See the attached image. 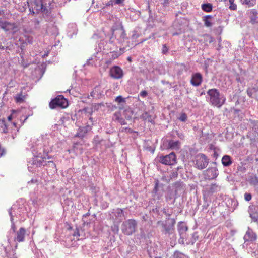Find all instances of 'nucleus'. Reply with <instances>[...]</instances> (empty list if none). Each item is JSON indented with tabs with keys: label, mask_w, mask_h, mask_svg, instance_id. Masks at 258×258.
Segmentation results:
<instances>
[{
	"label": "nucleus",
	"mask_w": 258,
	"mask_h": 258,
	"mask_svg": "<svg viewBox=\"0 0 258 258\" xmlns=\"http://www.w3.org/2000/svg\"><path fill=\"white\" fill-rule=\"evenodd\" d=\"M32 152L34 158L32 160V164L36 167L42 165L44 159L51 158L48 154L52 151V146L47 140H42V143H39L36 146H33Z\"/></svg>",
	"instance_id": "f257e3e1"
},
{
	"label": "nucleus",
	"mask_w": 258,
	"mask_h": 258,
	"mask_svg": "<svg viewBox=\"0 0 258 258\" xmlns=\"http://www.w3.org/2000/svg\"><path fill=\"white\" fill-rule=\"evenodd\" d=\"M207 94L210 96V102L213 105L217 107H221L225 103L226 98L222 94H220L216 89L209 90Z\"/></svg>",
	"instance_id": "f03ea898"
},
{
	"label": "nucleus",
	"mask_w": 258,
	"mask_h": 258,
	"mask_svg": "<svg viewBox=\"0 0 258 258\" xmlns=\"http://www.w3.org/2000/svg\"><path fill=\"white\" fill-rule=\"evenodd\" d=\"M168 221H159L157 222V225L162 227L161 231L164 234L169 235L173 234L174 232V226L176 223L175 219L174 218H168Z\"/></svg>",
	"instance_id": "7ed1b4c3"
},
{
	"label": "nucleus",
	"mask_w": 258,
	"mask_h": 258,
	"mask_svg": "<svg viewBox=\"0 0 258 258\" xmlns=\"http://www.w3.org/2000/svg\"><path fill=\"white\" fill-rule=\"evenodd\" d=\"M137 223L134 219H128L124 221L121 226L122 232L127 235H131L135 232Z\"/></svg>",
	"instance_id": "20e7f679"
},
{
	"label": "nucleus",
	"mask_w": 258,
	"mask_h": 258,
	"mask_svg": "<svg viewBox=\"0 0 258 258\" xmlns=\"http://www.w3.org/2000/svg\"><path fill=\"white\" fill-rule=\"evenodd\" d=\"M158 160L163 164L173 165L176 163V156L175 153L171 152L168 155L158 157Z\"/></svg>",
	"instance_id": "39448f33"
},
{
	"label": "nucleus",
	"mask_w": 258,
	"mask_h": 258,
	"mask_svg": "<svg viewBox=\"0 0 258 258\" xmlns=\"http://www.w3.org/2000/svg\"><path fill=\"white\" fill-rule=\"evenodd\" d=\"M27 3L30 12L33 14L42 11L43 8L42 0H30Z\"/></svg>",
	"instance_id": "423d86ee"
},
{
	"label": "nucleus",
	"mask_w": 258,
	"mask_h": 258,
	"mask_svg": "<svg viewBox=\"0 0 258 258\" xmlns=\"http://www.w3.org/2000/svg\"><path fill=\"white\" fill-rule=\"evenodd\" d=\"M68 101L62 95H58L55 98L52 99L49 103V107L51 109H54L57 107L65 108L68 106Z\"/></svg>",
	"instance_id": "0eeeda50"
},
{
	"label": "nucleus",
	"mask_w": 258,
	"mask_h": 258,
	"mask_svg": "<svg viewBox=\"0 0 258 258\" xmlns=\"http://www.w3.org/2000/svg\"><path fill=\"white\" fill-rule=\"evenodd\" d=\"M195 167L202 170L205 168L209 163V159L204 154H199L196 156Z\"/></svg>",
	"instance_id": "6e6552de"
},
{
	"label": "nucleus",
	"mask_w": 258,
	"mask_h": 258,
	"mask_svg": "<svg viewBox=\"0 0 258 258\" xmlns=\"http://www.w3.org/2000/svg\"><path fill=\"white\" fill-rule=\"evenodd\" d=\"M22 207L18 204H14L9 210V214L11 218H14V220L17 221L19 219V217L21 215Z\"/></svg>",
	"instance_id": "1a4fd4ad"
},
{
	"label": "nucleus",
	"mask_w": 258,
	"mask_h": 258,
	"mask_svg": "<svg viewBox=\"0 0 258 258\" xmlns=\"http://www.w3.org/2000/svg\"><path fill=\"white\" fill-rule=\"evenodd\" d=\"M204 176L206 179L211 180L216 178L218 175V171L216 167L208 168L204 171Z\"/></svg>",
	"instance_id": "9d476101"
},
{
	"label": "nucleus",
	"mask_w": 258,
	"mask_h": 258,
	"mask_svg": "<svg viewBox=\"0 0 258 258\" xmlns=\"http://www.w3.org/2000/svg\"><path fill=\"white\" fill-rule=\"evenodd\" d=\"M123 74L122 70L118 66H114L110 69V75L114 79H120L122 77Z\"/></svg>",
	"instance_id": "9b49d317"
},
{
	"label": "nucleus",
	"mask_w": 258,
	"mask_h": 258,
	"mask_svg": "<svg viewBox=\"0 0 258 258\" xmlns=\"http://www.w3.org/2000/svg\"><path fill=\"white\" fill-rule=\"evenodd\" d=\"M257 236L253 230L248 228L244 236L245 242H252L256 240Z\"/></svg>",
	"instance_id": "f8f14e48"
},
{
	"label": "nucleus",
	"mask_w": 258,
	"mask_h": 258,
	"mask_svg": "<svg viewBox=\"0 0 258 258\" xmlns=\"http://www.w3.org/2000/svg\"><path fill=\"white\" fill-rule=\"evenodd\" d=\"M202 82V76L199 73H196L192 75L190 83L194 86H199Z\"/></svg>",
	"instance_id": "ddd939ff"
},
{
	"label": "nucleus",
	"mask_w": 258,
	"mask_h": 258,
	"mask_svg": "<svg viewBox=\"0 0 258 258\" xmlns=\"http://www.w3.org/2000/svg\"><path fill=\"white\" fill-rule=\"evenodd\" d=\"M177 192V189L175 191L169 190L166 194V201L169 204H173L175 203L176 198V195Z\"/></svg>",
	"instance_id": "4468645a"
},
{
	"label": "nucleus",
	"mask_w": 258,
	"mask_h": 258,
	"mask_svg": "<svg viewBox=\"0 0 258 258\" xmlns=\"http://www.w3.org/2000/svg\"><path fill=\"white\" fill-rule=\"evenodd\" d=\"M26 234V230L24 228H20L19 230L16 232L15 240L18 242H23L25 240V236Z\"/></svg>",
	"instance_id": "2eb2a0df"
},
{
	"label": "nucleus",
	"mask_w": 258,
	"mask_h": 258,
	"mask_svg": "<svg viewBox=\"0 0 258 258\" xmlns=\"http://www.w3.org/2000/svg\"><path fill=\"white\" fill-rule=\"evenodd\" d=\"M221 189V186L217 184L216 183L212 184L207 186L206 188V190L208 195H212L214 193L218 192L220 191Z\"/></svg>",
	"instance_id": "dca6fc26"
},
{
	"label": "nucleus",
	"mask_w": 258,
	"mask_h": 258,
	"mask_svg": "<svg viewBox=\"0 0 258 258\" xmlns=\"http://www.w3.org/2000/svg\"><path fill=\"white\" fill-rule=\"evenodd\" d=\"M112 35L114 36L115 37L117 36V35H119V41H122L124 40L125 38V34L124 30L122 26H121L118 29L116 30L112 29Z\"/></svg>",
	"instance_id": "f3484780"
},
{
	"label": "nucleus",
	"mask_w": 258,
	"mask_h": 258,
	"mask_svg": "<svg viewBox=\"0 0 258 258\" xmlns=\"http://www.w3.org/2000/svg\"><path fill=\"white\" fill-rule=\"evenodd\" d=\"M112 213L113 215L115 217L116 220L119 221L120 222L125 218L123 211L121 209L117 208L113 209Z\"/></svg>",
	"instance_id": "a211bd4d"
},
{
	"label": "nucleus",
	"mask_w": 258,
	"mask_h": 258,
	"mask_svg": "<svg viewBox=\"0 0 258 258\" xmlns=\"http://www.w3.org/2000/svg\"><path fill=\"white\" fill-rule=\"evenodd\" d=\"M0 27L5 31H8L14 28V25L7 21L0 20Z\"/></svg>",
	"instance_id": "6ab92c4d"
},
{
	"label": "nucleus",
	"mask_w": 258,
	"mask_h": 258,
	"mask_svg": "<svg viewBox=\"0 0 258 258\" xmlns=\"http://www.w3.org/2000/svg\"><path fill=\"white\" fill-rule=\"evenodd\" d=\"M250 22L252 24L258 23V11L256 9H252L249 12Z\"/></svg>",
	"instance_id": "aec40b11"
},
{
	"label": "nucleus",
	"mask_w": 258,
	"mask_h": 258,
	"mask_svg": "<svg viewBox=\"0 0 258 258\" xmlns=\"http://www.w3.org/2000/svg\"><path fill=\"white\" fill-rule=\"evenodd\" d=\"M180 147V143L179 141L170 140L168 142V148L172 150H177Z\"/></svg>",
	"instance_id": "412c9836"
},
{
	"label": "nucleus",
	"mask_w": 258,
	"mask_h": 258,
	"mask_svg": "<svg viewBox=\"0 0 258 258\" xmlns=\"http://www.w3.org/2000/svg\"><path fill=\"white\" fill-rule=\"evenodd\" d=\"M177 229L180 235H185V232L187 230V227L185 224L182 222H179Z\"/></svg>",
	"instance_id": "4be33fe9"
},
{
	"label": "nucleus",
	"mask_w": 258,
	"mask_h": 258,
	"mask_svg": "<svg viewBox=\"0 0 258 258\" xmlns=\"http://www.w3.org/2000/svg\"><path fill=\"white\" fill-rule=\"evenodd\" d=\"M73 235L74 237H76V239L77 240L85 238V234L84 233L83 231L82 230L79 229L78 228L76 229Z\"/></svg>",
	"instance_id": "5701e85b"
},
{
	"label": "nucleus",
	"mask_w": 258,
	"mask_h": 258,
	"mask_svg": "<svg viewBox=\"0 0 258 258\" xmlns=\"http://www.w3.org/2000/svg\"><path fill=\"white\" fill-rule=\"evenodd\" d=\"M231 158L230 156L225 155L222 158V163L224 166L227 167L232 164Z\"/></svg>",
	"instance_id": "b1692460"
},
{
	"label": "nucleus",
	"mask_w": 258,
	"mask_h": 258,
	"mask_svg": "<svg viewBox=\"0 0 258 258\" xmlns=\"http://www.w3.org/2000/svg\"><path fill=\"white\" fill-rule=\"evenodd\" d=\"M249 213L252 220L254 222L257 221L258 220V213L255 211V209H253V207H249Z\"/></svg>",
	"instance_id": "393cba45"
},
{
	"label": "nucleus",
	"mask_w": 258,
	"mask_h": 258,
	"mask_svg": "<svg viewBox=\"0 0 258 258\" xmlns=\"http://www.w3.org/2000/svg\"><path fill=\"white\" fill-rule=\"evenodd\" d=\"M9 124H7L4 118L0 120V127L2 133H7L9 132L8 126Z\"/></svg>",
	"instance_id": "a878e982"
},
{
	"label": "nucleus",
	"mask_w": 258,
	"mask_h": 258,
	"mask_svg": "<svg viewBox=\"0 0 258 258\" xmlns=\"http://www.w3.org/2000/svg\"><path fill=\"white\" fill-rule=\"evenodd\" d=\"M141 118L143 119L144 120L148 121L152 123H154V120L152 118V117L150 115H149L148 112H144L140 116Z\"/></svg>",
	"instance_id": "bb28decb"
},
{
	"label": "nucleus",
	"mask_w": 258,
	"mask_h": 258,
	"mask_svg": "<svg viewBox=\"0 0 258 258\" xmlns=\"http://www.w3.org/2000/svg\"><path fill=\"white\" fill-rule=\"evenodd\" d=\"M212 18L213 17L211 15H206L203 17V21L204 22V24L206 27H209L213 25L212 23L210 20V19Z\"/></svg>",
	"instance_id": "cd10ccee"
},
{
	"label": "nucleus",
	"mask_w": 258,
	"mask_h": 258,
	"mask_svg": "<svg viewBox=\"0 0 258 258\" xmlns=\"http://www.w3.org/2000/svg\"><path fill=\"white\" fill-rule=\"evenodd\" d=\"M240 2L249 7H253L256 4V0H240Z\"/></svg>",
	"instance_id": "c85d7f7f"
},
{
	"label": "nucleus",
	"mask_w": 258,
	"mask_h": 258,
	"mask_svg": "<svg viewBox=\"0 0 258 258\" xmlns=\"http://www.w3.org/2000/svg\"><path fill=\"white\" fill-rule=\"evenodd\" d=\"M213 6L210 3L203 4L202 5V10L206 12H210L212 10Z\"/></svg>",
	"instance_id": "c756f323"
},
{
	"label": "nucleus",
	"mask_w": 258,
	"mask_h": 258,
	"mask_svg": "<svg viewBox=\"0 0 258 258\" xmlns=\"http://www.w3.org/2000/svg\"><path fill=\"white\" fill-rule=\"evenodd\" d=\"M48 34L56 36L58 34V29L55 26H52L51 28H48L46 30Z\"/></svg>",
	"instance_id": "7c9ffc66"
},
{
	"label": "nucleus",
	"mask_w": 258,
	"mask_h": 258,
	"mask_svg": "<svg viewBox=\"0 0 258 258\" xmlns=\"http://www.w3.org/2000/svg\"><path fill=\"white\" fill-rule=\"evenodd\" d=\"M124 0H109L106 4L107 6H113V5H121L123 4Z\"/></svg>",
	"instance_id": "2f4dec72"
},
{
	"label": "nucleus",
	"mask_w": 258,
	"mask_h": 258,
	"mask_svg": "<svg viewBox=\"0 0 258 258\" xmlns=\"http://www.w3.org/2000/svg\"><path fill=\"white\" fill-rule=\"evenodd\" d=\"M98 87H95L94 90L91 92L90 95L93 98H98L99 93L98 91Z\"/></svg>",
	"instance_id": "473e14b6"
},
{
	"label": "nucleus",
	"mask_w": 258,
	"mask_h": 258,
	"mask_svg": "<svg viewBox=\"0 0 258 258\" xmlns=\"http://www.w3.org/2000/svg\"><path fill=\"white\" fill-rule=\"evenodd\" d=\"M25 99V96L22 94H19L16 97V102L18 103H22Z\"/></svg>",
	"instance_id": "72a5a7b5"
},
{
	"label": "nucleus",
	"mask_w": 258,
	"mask_h": 258,
	"mask_svg": "<svg viewBox=\"0 0 258 258\" xmlns=\"http://www.w3.org/2000/svg\"><path fill=\"white\" fill-rule=\"evenodd\" d=\"M251 124L252 125V128L255 132L258 133V121L254 120L251 121Z\"/></svg>",
	"instance_id": "f704fd0d"
},
{
	"label": "nucleus",
	"mask_w": 258,
	"mask_h": 258,
	"mask_svg": "<svg viewBox=\"0 0 258 258\" xmlns=\"http://www.w3.org/2000/svg\"><path fill=\"white\" fill-rule=\"evenodd\" d=\"M230 6L229 8L232 10H235L237 8V5L234 3V0H229Z\"/></svg>",
	"instance_id": "c9c22d12"
},
{
	"label": "nucleus",
	"mask_w": 258,
	"mask_h": 258,
	"mask_svg": "<svg viewBox=\"0 0 258 258\" xmlns=\"http://www.w3.org/2000/svg\"><path fill=\"white\" fill-rule=\"evenodd\" d=\"M115 101L117 103L120 104L121 103H125V99L123 98L121 96H118L116 97Z\"/></svg>",
	"instance_id": "e433bc0d"
},
{
	"label": "nucleus",
	"mask_w": 258,
	"mask_h": 258,
	"mask_svg": "<svg viewBox=\"0 0 258 258\" xmlns=\"http://www.w3.org/2000/svg\"><path fill=\"white\" fill-rule=\"evenodd\" d=\"M173 257L174 258H184V255L182 253L176 251L174 253Z\"/></svg>",
	"instance_id": "4c0bfd02"
},
{
	"label": "nucleus",
	"mask_w": 258,
	"mask_h": 258,
	"mask_svg": "<svg viewBox=\"0 0 258 258\" xmlns=\"http://www.w3.org/2000/svg\"><path fill=\"white\" fill-rule=\"evenodd\" d=\"M187 118V117L186 114L185 113H183L180 115V117H179V119L182 122H185L186 121Z\"/></svg>",
	"instance_id": "58836bf2"
},
{
	"label": "nucleus",
	"mask_w": 258,
	"mask_h": 258,
	"mask_svg": "<svg viewBox=\"0 0 258 258\" xmlns=\"http://www.w3.org/2000/svg\"><path fill=\"white\" fill-rule=\"evenodd\" d=\"M71 0H54V2L58 3V5L59 6H62L67 2H69Z\"/></svg>",
	"instance_id": "ea45409f"
},
{
	"label": "nucleus",
	"mask_w": 258,
	"mask_h": 258,
	"mask_svg": "<svg viewBox=\"0 0 258 258\" xmlns=\"http://www.w3.org/2000/svg\"><path fill=\"white\" fill-rule=\"evenodd\" d=\"M11 222V229L13 230V231H15L16 229V227L15 225V220H14V218H11L10 219Z\"/></svg>",
	"instance_id": "a19ab883"
},
{
	"label": "nucleus",
	"mask_w": 258,
	"mask_h": 258,
	"mask_svg": "<svg viewBox=\"0 0 258 258\" xmlns=\"http://www.w3.org/2000/svg\"><path fill=\"white\" fill-rule=\"evenodd\" d=\"M168 47L167 46L166 44H164L162 49V52L163 54H166L168 51Z\"/></svg>",
	"instance_id": "79ce46f5"
},
{
	"label": "nucleus",
	"mask_w": 258,
	"mask_h": 258,
	"mask_svg": "<svg viewBox=\"0 0 258 258\" xmlns=\"http://www.w3.org/2000/svg\"><path fill=\"white\" fill-rule=\"evenodd\" d=\"M251 195L249 193H245L244 194V199L246 201H249L251 199Z\"/></svg>",
	"instance_id": "37998d69"
},
{
	"label": "nucleus",
	"mask_w": 258,
	"mask_h": 258,
	"mask_svg": "<svg viewBox=\"0 0 258 258\" xmlns=\"http://www.w3.org/2000/svg\"><path fill=\"white\" fill-rule=\"evenodd\" d=\"M180 238L178 240V242L180 244H183L184 243V239L185 235H180Z\"/></svg>",
	"instance_id": "c03bdc74"
},
{
	"label": "nucleus",
	"mask_w": 258,
	"mask_h": 258,
	"mask_svg": "<svg viewBox=\"0 0 258 258\" xmlns=\"http://www.w3.org/2000/svg\"><path fill=\"white\" fill-rule=\"evenodd\" d=\"M147 92L145 90H144V91H142L140 93V95L141 97H145L147 95Z\"/></svg>",
	"instance_id": "a18cd8bd"
},
{
	"label": "nucleus",
	"mask_w": 258,
	"mask_h": 258,
	"mask_svg": "<svg viewBox=\"0 0 258 258\" xmlns=\"http://www.w3.org/2000/svg\"><path fill=\"white\" fill-rule=\"evenodd\" d=\"M206 41H209V43H212L213 41V38L211 36L207 35L206 36Z\"/></svg>",
	"instance_id": "49530a36"
},
{
	"label": "nucleus",
	"mask_w": 258,
	"mask_h": 258,
	"mask_svg": "<svg viewBox=\"0 0 258 258\" xmlns=\"http://www.w3.org/2000/svg\"><path fill=\"white\" fill-rule=\"evenodd\" d=\"M84 110H85V111L86 113H88L90 115H91V114H92V113L93 112V110H92V108H91V109H88V108H85V109H84Z\"/></svg>",
	"instance_id": "de8ad7c7"
},
{
	"label": "nucleus",
	"mask_w": 258,
	"mask_h": 258,
	"mask_svg": "<svg viewBox=\"0 0 258 258\" xmlns=\"http://www.w3.org/2000/svg\"><path fill=\"white\" fill-rule=\"evenodd\" d=\"M48 164H49V166H51V167H54V168L56 167L55 164L52 161H48Z\"/></svg>",
	"instance_id": "09e8293b"
},
{
	"label": "nucleus",
	"mask_w": 258,
	"mask_h": 258,
	"mask_svg": "<svg viewBox=\"0 0 258 258\" xmlns=\"http://www.w3.org/2000/svg\"><path fill=\"white\" fill-rule=\"evenodd\" d=\"M5 154V150L0 147V157Z\"/></svg>",
	"instance_id": "8fccbe9b"
},
{
	"label": "nucleus",
	"mask_w": 258,
	"mask_h": 258,
	"mask_svg": "<svg viewBox=\"0 0 258 258\" xmlns=\"http://www.w3.org/2000/svg\"><path fill=\"white\" fill-rule=\"evenodd\" d=\"M169 0H164V2L163 3V5L164 6H168V5H169Z\"/></svg>",
	"instance_id": "3c124183"
},
{
	"label": "nucleus",
	"mask_w": 258,
	"mask_h": 258,
	"mask_svg": "<svg viewBox=\"0 0 258 258\" xmlns=\"http://www.w3.org/2000/svg\"><path fill=\"white\" fill-rule=\"evenodd\" d=\"M36 182H37V180L36 179H32L30 181H28V184H30V183H36Z\"/></svg>",
	"instance_id": "603ef678"
},
{
	"label": "nucleus",
	"mask_w": 258,
	"mask_h": 258,
	"mask_svg": "<svg viewBox=\"0 0 258 258\" xmlns=\"http://www.w3.org/2000/svg\"><path fill=\"white\" fill-rule=\"evenodd\" d=\"M93 59L94 58L92 57H91L90 58L88 59L87 62V63L88 64H91V63L90 62V61L93 60Z\"/></svg>",
	"instance_id": "864d4df0"
},
{
	"label": "nucleus",
	"mask_w": 258,
	"mask_h": 258,
	"mask_svg": "<svg viewBox=\"0 0 258 258\" xmlns=\"http://www.w3.org/2000/svg\"><path fill=\"white\" fill-rule=\"evenodd\" d=\"M12 119V115H10L8 117V120L9 122H10L11 121Z\"/></svg>",
	"instance_id": "5fc2aeb1"
},
{
	"label": "nucleus",
	"mask_w": 258,
	"mask_h": 258,
	"mask_svg": "<svg viewBox=\"0 0 258 258\" xmlns=\"http://www.w3.org/2000/svg\"><path fill=\"white\" fill-rule=\"evenodd\" d=\"M0 49H1V50L5 49V47L3 46V45H2L1 44H0Z\"/></svg>",
	"instance_id": "6e6d98bb"
},
{
	"label": "nucleus",
	"mask_w": 258,
	"mask_h": 258,
	"mask_svg": "<svg viewBox=\"0 0 258 258\" xmlns=\"http://www.w3.org/2000/svg\"><path fill=\"white\" fill-rule=\"evenodd\" d=\"M164 213L168 217H169L171 216V214L167 213L166 212H164Z\"/></svg>",
	"instance_id": "4d7b16f0"
},
{
	"label": "nucleus",
	"mask_w": 258,
	"mask_h": 258,
	"mask_svg": "<svg viewBox=\"0 0 258 258\" xmlns=\"http://www.w3.org/2000/svg\"><path fill=\"white\" fill-rule=\"evenodd\" d=\"M112 57L114 58H115L116 57H117V55L116 54H114V55H112Z\"/></svg>",
	"instance_id": "13d9d810"
},
{
	"label": "nucleus",
	"mask_w": 258,
	"mask_h": 258,
	"mask_svg": "<svg viewBox=\"0 0 258 258\" xmlns=\"http://www.w3.org/2000/svg\"><path fill=\"white\" fill-rule=\"evenodd\" d=\"M22 65L24 66V67L26 68L28 67V64L22 63Z\"/></svg>",
	"instance_id": "bf43d9fd"
},
{
	"label": "nucleus",
	"mask_w": 258,
	"mask_h": 258,
	"mask_svg": "<svg viewBox=\"0 0 258 258\" xmlns=\"http://www.w3.org/2000/svg\"><path fill=\"white\" fill-rule=\"evenodd\" d=\"M157 186H158V185H157V184H156V185H155V187H154V189H155L156 191L157 190Z\"/></svg>",
	"instance_id": "052dcab7"
},
{
	"label": "nucleus",
	"mask_w": 258,
	"mask_h": 258,
	"mask_svg": "<svg viewBox=\"0 0 258 258\" xmlns=\"http://www.w3.org/2000/svg\"><path fill=\"white\" fill-rule=\"evenodd\" d=\"M178 33H177V32L173 33V35H174H174H178Z\"/></svg>",
	"instance_id": "680f3d73"
},
{
	"label": "nucleus",
	"mask_w": 258,
	"mask_h": 258,
	"mask_svg": "<svg viewBox=\"0 0 258 258\" xmlns=\"http://www.w3.org/2000/svg\"><path fill=\"white\" fill-rule=\"evenodd\" d=\"M47 55H48V53H45V54H44L43 56L45 57V56H47Z\"/></svg>",
	"instance_id": "e2e57ef3"
},
{
	"label": "nucleus",
	"mask_w": 258,
	"mask_h": 258,
	"mask_svg": "<svg viewBox=\"0 0 258 258\" xmlns=\"http://www.w3.org/2000/svg\"><path fill=\"white\" fill-rule=\"evenodd\" d=\"M92 117H90L89 118V120H91V121H92Z\"/></svg>",
	"instance_id": "0e129e2a"
},
{
	"label": "nucleus",
	"mask_w": 258,
	"mask_h": 258,
	"mask_svg": "<svg viewBox=\"0 0 258 258\" xmlns=\"http://www.w3.org/2000/svg\"><path fill=\"white\" fill-rule=\"evenodd\" d=\"M116 231H118V227H116Z\"/></svg>",
	"instance_id": "69168bd1"
},
{
	"label": "nucleus",
	"mask_w": 258,
	"mask_h": 258,
	"mask_svg": "<svg viewBox=\"0 0 258 258\" xmlns=\"http://www.w3.org/2000/svg\"><path fill=\"white\" fill-rule=\"evenodd\" d=\"M128 60H130V61H131V58H130V57H128Z\"/></svg>",
	"instance_id": "338daca9"
},
{
	"label": "nucleus",
	"mask_w": 258,
	"mask_h": 258,
	"mask_svg": "<svg viewBox=\"0 0 258 258\" xmlns=\"http://www.w3.org/2000/svg\"><path fill=\"white\" fill-rule=\"evenodd\" d=\"M221 41V38H219V42L220 43V42Z\"/></svg>",
	"instance_id": "774afa93"
}]
</instances>
